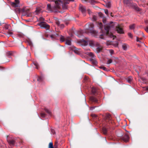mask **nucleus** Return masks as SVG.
I'll return each instance as SVG.
<instances>
[{"label": "nucleus", "mask_w": 148, "mask_h": 148, "mask_svg": "<svg viewBox=\"0 0 148 148\" xmlns=\"http://www.w3.org/2000/svg\"><path fill=\"white\" fill-rule=\"evenodd\" d=\"M115 23H113L112 22H110V24H108L105 27L106 33L101 34L93 29L94 25L93 23H91L86 25V26H88V27H86L87 31L85 32L91 33L95 36H98L99 38L102 39H105L106 36H108L110 38H113V39H114L115 37V36L112 34H110L109 33V31L112 28H114L116 27V30L118 33L121 34L124 33L123 29L119 26H117V25H116Z\"/></svg>", "instance_id": "nucleus-1"}, {"label": "nucleus", "mask_w": 148, "mask_h": 148, "mask_svg": "<svg viewBox=\"0 0 148 148\" xmlns=\"http://www.w3.org/2000/svg\"><path fill=\"white\" fill-rule=\"evenodd\" d=\"M48 1L53 2L55 4L51 6L48 4L47 5V9L50 12H56L62 7L63 9H67V4L70 1L73 2L74 0H47Z\"/></svg>", "instance_id": "nucleus-2"}, {"label": "nucleus", "mask_w": 148, "mask_h": 148, "mask_svg": "<svg viewBox=\"0 0 148 148\" xmlns=\"http://www.w3.org/2000/svg\"><path fill=\"white\" fill-rule=\"evenodd\" d=\"M81 42L82 43V45L84 46V49L86 50H88V49H86V46L88 44L90 46L94 47L96 46H99V43L98 42H95L93 40H87L86 41L84 40H81Z\"/></svg>", "instance_id": "nucleus-3"}, {"label": "nucleus", "mask_w": 148, "mask_h": 148, "mask_svg": "<svg viewBox=\"0 0 148 148\" xmlns=\"http://www.w3.org/2000/svg\"><path fill=\"white\" fill-rule=\"evenodd\" d=\"M88 54L91 57L90 61L94 64H96L97 63V62L95 58V57L94 54L92 52L88 53Z\"/></svg>", "instance_id": "nucleus-4"}, {"label": "nucleus", "mask_w": 148, "mask_h": 148, "mask_svg": "<svg viewBox=\"0 0 148 148\" xmlns=\"http://www.w3.org/2000/svg\"><path fill=\"white\" fill-rule=\"evenodd\" d=\"M38 25L41 28L45 29L46 30H48L50 27L49 25L44 22H40Z\"/></svg>", "instance_id": "nucleus-5"}, {"label": "nucleus", "mask_w": 148, "mask_h": 148, "mask_svg": "<svg viewBox=\"0 0 148 148\" xmlns=\"http://www.w3.org/2000/svg\"><path fill=\"white\" fill-rule=\"evenodd\" d=\"M124 3L125 5L127 6L131 7L132 6H134V5L133 4V3L132 0H124Z\"/></svg>", "instance_id": "nucleus-6"}, {"label": "nucleus", "mask_w": 148, "mask_h": 148, "mask_svg": "<svg viewBox=\"0 0 148 148\" xmlns=\"http://www.w3.org/2000/svg\"><path fill=\"white\" fill-rule=\"evenodd\" d=\"M89 14L90 15V17L92 18V20L93 21H95L97 19V16L95 15H93L92 12L89 9L87 10Z\"/></svg>", "instance_id": "nucleus-7"}, {"label": "nucleus", "mask_w": 148, "mask_h": 148, "mask_svg": "<svg viewBox=\"0 0 148 148\" xmlns=\"http://www.w3.org/2000/svg\"><path fill=\"white\" fill-rule=\"evenodd\" d=\"M11 5L14 7H18L19 5V0H15V2H12Z\"/></svg>", "instance_id": "nucleus-8"}, {"label": "nucleus", "mask_w": 148, "mask_h": 148, "mask_svg": "<svg viewBox=\"0 0 148 148\" xmlns=\"http://www.w3.org/2000/svg\"><path fill=\"white\" fill-rule=\"evenodd\" d=\"M55 20L56 21V24L58 26H60V27L61 28H63L64 27V25L63 24H60V22L58 19L56 18H54Z\"/></svg>", "instance_id": "nucleus-9"}, {"label": "nucleus", "mask_w": 148, "mask_h": 148, "mask_svg": "<svg viewBox=\"0 0 148 148\" xmlns=\"http://www.w3.org/2000/svg\"><path fill=\"white\" fill-rule=\"evenodd\" d=\"M79 10L82 12L84 16L85 15L86 8L85 7L80 5L79 6Z\"/></svg>", "instance_id": "nucleus-10"}, {"label": "nucleus", "mask_w": 148, "mask_h": 148, "mask_svg": "<svg viewBox=\"0 0 148 148\" xmlns=\"http://www.w3.org/2000/svg\"><path fill=\"white\" fill-rule=\"evenodd\" d=\"M15 11L16 13H20V12H25L26 10L24 8H23L22 10L18 8H17L15 10Z\"/></svg>", "instance_id": "nucleus-11"}, {"label": "nucleus", "mask_w": 148, "mask_h": 148, "mask_svg": "<svg viewBox=\"0 0 148 148\" xmlns=\"http://www.w3.org/2000/svg\"><path fill=\"white\" fill-rule=\"evenodd\" d=\"M129 137L128 135L127 134L125 135L123 138V140L125 142H127L129 139Z\"/></svg>", "instance_id": "nucleus-12"}, {"label": "nucleus", "mask_w": 148, "mask_h": 148, "mask_svg": "<svg viewBox=\"0 0 148 148\" xmlns=\"http://www.w3.org/2000/svg\"><path fill=\"white\" fill-rule=\"evenodd\" d=\"M110 44L112 45L115 47H117L118 46V43L117 41L110 42Z\"/></svg>", "instance_id": "nucleus-13"}, {"label": "nucleus", "mask_w": 148, "mask_h": 148, "mask_svg": "<svg viewBox=\"0 0 148 148\" xmlns=\"http://www.w3.org/2000/svg\"><path fill=\"white\" fill-rule=\"evenodd\" d=\"M79 49H77L75 47H74L73 51L76 54H79Z\"/></svg>", "instance_id": "nucleus-14"}, {"label": "nucleus", "mask_w": 148, "mask_h": 148, "mask_svg": "<svg viewBox=\"0 0 148 148\" xmlns=\"http://www.w3.org/2000/svg\"><path fill=\"white\" fill-rule=\"evenodd\" d=\"M90 99L92 102H97V100L96 98L93 97H90Z\"/></svg>", "instance_id": "nucleus-15"}, {"label": "nucleus", "mask_w": 148, "mask_h": 148, "mask_svg": "<svg viewBox=\"0 0 148 148\" xmlns=\"http://www.w3.org/2000/svg\"><path fill=\"white\" fill-rule=\"evenodd\" d=\"M66 44L68 45H70L71 44V39L68 38L66 40Z\"/></svg>", "instance_id": "nucleus-16"}, {"label": "nucleus", "mask_w": 148, "mask_h": 148, "mask_svg": "<svg viewBox=\"0 0 148 148\" xmlns=\"http://www.w3.org/2000/svg\"><path fill=\"white\" fill-rule=\"evenodd\" d=\"M135 27V25L134 24H133L129 26V27L130 29L134 30Z\"/></svg>", "instance_id": "nucleus-17"}, {"label": "nucleus", "mask_w": 148, "mask_h": 148, "mask_svg": "<svg viewBox=\"0 0 148 148\" xmlns=\"http://www.w3.org/2000/svg\"><path fill=\"white\" fill-rule=\"evenodd\" d=\"M132 78L131 76L128 77L127 79V81L130 83H131L132 82Z\"/></svg>", "instance_id": "nucleus-18"}, {"label": "nucleus", "mask_w": 148, "mask_h": 148, "mask_svg": "<svg viewBox=\"0 0 148 148\" xmlns=\"http://www.w3.org/2000/svg\"><path fill=\"white\" fill-rule=\"evenodd\" d=\"M99 68L106 71H109V69H108L106 68L105 67L103 66H101L99 67Z\"/></svg>", "instance_id": "nucleus-19"}, {"label": "nucleus", "mask_w": 148, "mask_h": 148, "mask_svg": "<svg viewBox=\"0 0 148 148\" xmlns=\"http://www.w3.org/2000/svg\"><path fill=\"white\" fill-rule=\"evenodd\" d=\"M45 110L47 113L50 116H51V113L50 111L48 109L46 108H45Z\"/></svg>", "instance_id": "nucleus-20"}, {"label": "nucleus", "mask_w": 148, "mask_h": 148, "mask_svg": "<svg viewBox=\"0 0 148 148\" xmlns=\"http://www.w3.org/2000/svg\"><path fill=\"white\" fill-rule=\"evenodd\" d=\"M102 131L104 134H106L107 133V130L105 127H103L102 129Z\"/></svg>", "instance_id": "nucleus-21"}, {"label": "nucleus", "mask_w": 148, "mask_h": 148, "mask_svg": "<svg viewBox=\"0 0 148 148\" xmlns=\"http://www.w3.org/2000/svg\"><path fill=\"white\" fill-rule=\"evenodd\" d=\"M9 144L11 145H13L14 144V140H10L8 141Z\"/></svg>", "instance_id": "nucleus-22"}, {"label": "nucleus", "mask_w": 148, "mask_h": 148, "mask_svg": "<svg viewBox=\"0 0 148 148\" xmlns=\"http://www.w3.org/2000/svg\"><path fill=\"white\" fill-rule=\"evenodd\" d=\"M97 48L96 49V51L97 53L99 52L101 50V48L100 47V45L99 44V46H96Z\"/></svg>", "instance_id": "nucleus-23"}, {"label": "nucleus", "mask_w": 148, "mask_h": 148, "mask_svg": "<svg viewBox=\"0 0 148 148\" xmlns=\"http://www.w3.org/2000/svg\"><path fill=\"white\" fill-rule=\"evenodd\" d=\"M92 92L93 94L96 93L97 92L96 89L95 88L93 87L92 90Z\"/></svg>", "instance_id": "nucleus-24"}, {"label": "nucleus", "mask_w": 148, "mask_h": 148, "mask_svg": "<svg viewBox=\"0 0 148 148\" xmlns=\"http://www.w3.org/2000/svg\"><path fill=\"white\" fill-rule=\"evenodd\" d=\"M41 11V10L40 8H37L35 11V12L37 14L40 13Z\"/></svg>", "instance_id": "nucleus-25"}, {"label": "nucleus", "mask_w": 148, "mask_h": 148, "mask_svg": "<svg viewBox=\"0 0 148 148\" xmlns=\"http://www.w3.org/2000/svg\"><path fill=\"white\" fill-rule=\"evenodd\" d=\"M65 38L63 36H61L60 38V40L61 42H64L65 40Z\"/></svg>", "instance_id": "nucleus-26"}, {"label": "nucleus", "mask_w": 148, "mask_h": 148, "mask_svg": "<svg viewBox=\"0 0 148 148\" xmlns=\"http://www.w3.org/2000/svg\"><path fill=\"white\" fill-rule=\"evenodd\" d=\"M106 6L107 8H110L111 6V4L109 2L106 3Z\"/></svg>", "instance_id": "nucleus-27"}, {"label": "nucleus", "mask_w": 148, "mask_h": 148, "mask_svg": "<svg viewBox=\"0 0 148 148\" xmlns=\"http://www.w3.org/2000/svg\"><path fill=\"white\" fill-rule=\"evenodd\" d=\"M43 80V77L42 76H40L38 77L37 80L39 82H41Z\"/></svg>", "instance_id": "nucleus-28"}, {"label": "nucleus", "mask_w": 148, "mask_h": 148, "mask_svg": "<svg viewBox=\"0 0 148 148\" xmlns=\"http://www.w3.org/2000/svg\"><path fill=\"white\" fill-rule=\"evenodd\" d=\"M122 48L124 50H126L127 49V45L125 44L123 45L122 46Z\"/></svg>", "instance_id": "nucleus-29"}, {"label": "nucleus", "mask_w": 148, "mask_h": 148, "mask_svg": "<svg viewBox=\"0 0 148 148\" xmlns=\"http://www.w3.org/2000/svg\"><path fill=\"white\" fill-rule=\"evenodd\" d=\"M10 26V25L6 24L5 25L4 27L5 29H8Z\"/></svg>", "instance_id": "nucleus-30"}, {"label": "nucleus", "mask_w": 148, "mask_h": 148, "mask_svg": "<svg viewBox=\"0 0 148 148\" xmlns=\"http://www.w3.org/2000/svg\"><path fill=\"white\" fill-rule=\"evenodd\" d=\"M34 64L36 68L37 69H38V63L36 62H34Z\"/></svg>", "instance_id": "nucleus-31"}, {"label": "nucleus", "mask_w": 148, "mask_h": 148, "mask_svg": "<svg viewBox=\"0 0 148 148\" xmlns=\"http://www.w3.org/2000/svg\"><path fill=\"white\" fill-rule=\"evenodd\" d=\"M134 9L136 10L137 11H140V9L137 6H134Z\"/></svg>", "instance_id": "nucleus-32"}, {"label": "nucleus", "mask_w": 148, "mask_h": 148, "mask_svg": "<svg viewBox=\"0 0 148 148\" xmlns=\"http://www.w3.org/2000/svg\"><path fill=\"white\" fill-rule=\"evenodd\" d=\"M49 148H54L52 143H50L49 144Z\"/></svg>", "instance_id": "nucleus-33"}, {"label": "nucleus", "mask_w": 148, "mask_h": 148, "mask_svg": "<svg viewBox=\"0 0 148 148\" xmlns=\"http://www.w3.org/2000/svg\"><path fill=\"white\" fill-rule=\"evenodd\" d=\"M79 33H81V34L80 35H78V36L79 37H80L82 36V33L84 32H83L82 30L80 31H79Z\"/></svg>", "instance_id": "nucleus-34"}, {"label": "nucleus", "mask_w": 148, "mask_h": 148, "mask_svg": "<svg viewBox=\"0 0 148 148\" xmlns=\"http://www.w3.org/2000/svg\"><path fill=\"white\" fill-rule=\"evenodd\" d=\"M109 51L111 55H112L114 53V51L113 50H110Z\"/></svg>", "instance_id": "nucleus-35"}, {"label": "nucleus", "mask_w": 148, "mask_h": 148, "mask_svg": "<svg viewBox=\"0 0 148 148\" xmlns=\"http://www.w3.org/2000/svg\"><path fill=\"white\" fill-rule=\"evenodd\" d=\"M45 114L43 113H42L41 114V117L42 118H44L45 117Z\"/></svg>", "instance_id": "nucleus-36"}, {"label": "nucleus", "mask_w": 148, "mask_h": 148, "mask_svg": "<svg viewBox=\"0 0 148 148\" xmlns=\"http://www.w3.org/2000/svg\"><path fill=\"white\" fill-rule=\"evenodd\" d=\"M104 12L107 15H108V11L107 9H105L104 10Z\"/></svg>", "instance_id": "nucleus-37"}, {"label": "nucleus", "mask_w": 148, "mask_h": 148, "mask_svg": "<svg viewBox=\"0 0 148 148\" xmlns=\"http://www.w3.org/2000/svg\"><path fill=\"white\" fill-rule=\"evenodd\" d=\"M44 18H43L42 17H40L39 18V21H44Z\"/></svg>", "instance_id": "nucleus-38"}, {"label": "nucleus", "mask_w": 148, "mask_h": 148, "mask_svg": "<svg viewBox=\"0 0 148 148\" xmlns=\"http://www.w3.org/2000/svg\"><path fill=\"white\" fill-rule=\"evenodd\" d=\"M128 35L129 37L132 38H133V35L131 33H128Z\"/></svg>", "instance_id": "nucleus-39"}, {"label": "nucleus", "mask_w": 148, "mask_h": 148, "mask_svg": "<svg viewBox=\"0 0 148 148\" xmlns=\"http://www.w3.org/2000/svg\"><path fill=\"white\" fill-rule=\"evenodd\" d=\"M112 62V60L111 59H109L108 60V61L107 62V64H110Z\"/></svg>", "instance_id": "nucleus-40"}, {"label": "nucleus", "mask_w": 148, "mask_h": 148, "mask_svg": "<svg viewBox=\"0 0 148 148\" xmlns=\"http://www.w3.org/2000/svg\"><path fill=\"white\" fill-rule=\"evenodd\" d=\"M99 25L100 26V31H101L102 30V24L101 23H99Z\"/></svg>", "instance_id": "nucleus-41"}, {"label": "nucleus", "mask_w": 148, "mask_h": 148, "mask_svg": "<svg viewBox=\"0 0 148 148\" xmlns=\"http://www.w3.org/2000/svg\"><path fill=\"white\" fill-rule=\"evenodd\" d=\"M51 132L53 134H54L55 133V131L53 129L51 130Z\"/></svg>", "instance_id": "nucleus-42"}, {"label": "nucleus", "mask_w": 148, "mask_h": 148, "mask_svg": "<svg viewBox=\"0 0 148 148\" xmlns=\"http://www.w3.org/2000/svg\"><path fill=\"white\" fill-rule=\"evenodd\" d=\"M95 2H96L94 0H91L90 1V3L92 4H94Z\"/></svg>", "instance_id": "nucleus-43"}, {"label": "nucleus", "mask_w": 148, "mask_h": 148, "mask_svg": "<svg viewBox=\"0 0 148 148\" xmlns=\"http://www.w3.org/2000/svg\"><path fill=\"white\" fill-rule=\"evenodd\" d=\"M95 106L91 107L90 108V110H92L95 108Z\"/></svg>", "instance_id": "nucleus-44"}, {"label": "nucleus", "mask_w": 148, "mask_h": 148, "mask_svg": "<svg viewBox=\"0 0 148 148\" xmlns=\"http://www.w3.org/2000/svg\"><path fill=\"white\" fill-rule=\"evenodd\" d=\"M136 41L137 42H141V41L139 40V38L138 37H137V38H136Z\"/></svg>", "instance_id": "nucleus-45"}, {"label": "nucleus", "mask_w": 148, "mask_h": 148, "mask_svg": "<svg viewBox=\"0 0 148 148\" xmlns=\"http://www.w3.org/2000/svg\"><path fill=\"white\" fill-rule=\"evenodd\" d=\"M8 34L9 36H10L12 34V32H9L8 33Z\"/></svg>", "instance_id": "nucleus-46"}, {"label": "nucleus", "mask_w": 148, "mask_h": 148, "mask_svg": "<svg viewBox=\"0 0 148 148\" xmlns=\"http://www.w3.org/2000/svg\"><path fill=\"white\" fill-rule=\"evenodd\" d=\"M145 30L147 32H148V27H147L145 28Z\"/></svg>", "instance_id": "nucleus-47"}, {"label": "nucleus", "mask_w": 148, "mask_h": 148, "mask_svg": "<svg viewBox=\"0 0 148 148\" xmlns=\"http://www.w3.org/2000/svg\"><path fill=\"white\" fill-rule=\"evenodd\" d=\"M25 15H26L27 16V17H29L30 16L29 14H27L26 15L25 14Z\"/></svg>", "instance_id": "nucleus-48"}, {"label": "nucleus", "mask_w": 148, "mask_h": 148, "mask_svg": "<svg viewBox=\"0 0 148 148\" xmlns=\"http://www.w3.org/2000/svg\"><path fill=\"white\" fill-rule=\"evenodd\" d=\"M88 78L87 77H86L84 79L87 80V79H88Z\"/></svg>", "instance_id": "nucleus-49"}, {"label": "nucleus", "mask_w": 148, "mask_h": 148, "mask_svg": "<svg viewBox=\"0 0 148 148\" xmlns=\"http://www.w3.org/2000/svg\"><path fill=\"white\" fill-rule=\"evenodd\" d=\"M51 38H53V35H51Z\"/></svg>", "instance_id": "nucleus-50"}, {"label": "nucleus", "mask_w": 148, "mask_h": 148, "mask_svg": "<svg viewBox=\"0 0 148 148\" xmlns=\"http://www.w3.org/2000/svg\"><path fill=\"white\" fill-rule=\"evenodd\" d=\"M103 23L104 24H105V23H106L105 21H104V20H103Z\"/></svg>", "instance_id": "nucleus-51"}, {"label": "nucleus", "mask_w": 148, "mask_h": 148, "mask_svg": "<svg viewBox=\"0 0 148 148\" xmlns=\"http://www.w3.org/2000/svg\"><path fill=\"white\" fill-rule=\"evenodd\" d=\"M99 14L100 15H102V14L100 12V13H99Z\"/></svg>", "instance_id": "nucleus-52"}, {"label": "nucleus", "mask_w": 148, "mask_h": 148, "mask_svg": "<svg viewBox=\"0 0 148 148\" xmlns=\"http://www.w3.org/2000/svg\"><path fill=\"white\" fill-rule=\"evenodd\" d=\"M110 15L111 16H112V13H111L110 14Z\"/></svg>", "instance_id": "nucleus-53"}, {"label": "nucleus", "mask_w": 148, "mask_h": 148, "mask_svg": "<svg viewBox=\"0 0 148 148\" xmlns=\"http://www.w3.org/2000/svg\"><path fill=\"white\" fill-rule=\"evenodd\" d=\"M88 0H84V1L85 2H87Z\"/></svg>", "instance_id": "nucleus-54"}, {"label": "nucleus", "mask_w": 148, "mask_h": 148, "mask_svg": "<svg viewBox=\"0 0 148 148\" xmlns=\"http://www.w3.org/2000/svg\"><path fill=\"white\" fill-rule=\"evenodd\" d=\"M146 89L147 90H148V86L147 87Z\"/></svg>", "instance_id": "nucleus-55"}, {"label": "nucleus", "mask_w": 148, "mask_h": 148, "mask_svg": "<svg viewBox=\"0 0 148 148\" xmlns=\"http://www.w3.org/2000/svg\"><path fill=\"white\" fill-rule=\"evenodd\" d=\"M147 76H148V73H147Z\"/></svg>", "instance_id": "nucleus-56"}]
</instances>
